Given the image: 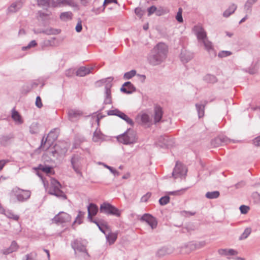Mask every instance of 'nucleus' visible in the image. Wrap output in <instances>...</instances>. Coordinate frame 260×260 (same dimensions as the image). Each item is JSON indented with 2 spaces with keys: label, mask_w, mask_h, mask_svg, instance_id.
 Returning <instances> with one entry per match:
<instances>
[{
  "label": "nucleus",
  "mask_w": 260,
  "mask_h": 260,
  "mask_svg": "<svg viewBox=\"0 0 260 260\" xmlns=\"http://www.w3.org/2000/svg\"><path fill=\"white\" fill-rule=\"evenodd\" d=\"M52 134H53V132L52 131H51L49 133V134H48L47 137L46 138L45 141H44V137L43 138L42 141H41V147H44L46 143H48L49 146L51 145V143L50 142V137L51 136Z\"/></svg>",
  "instance_id": "a19ab883"
},
{
  "label": "nucleus",
  "mask_w": 260,
  "mask_h": 260,
  "mask_svg": "<svg viewBox=\"0 0 260 260\" xmlns=\"http://www.w3.org/2000/svg\"><path fill=\"white\" fill-rule=\"evenodd\" d=\"M87 242L81 238L76 239L71 242V246L76 255L81 256L84 258L89 257V255L86 249Z\"/></svg>",
  "instance_id": "f03ea898"
},
{
  "label": "nucleus",
  "mask_w": 260,
  "mask_h": 260,
  "mask_svg": "<svg viewBox=\"0 0 260 260\" xmlns=\"http://www.w3.org/2000/svg\"><path fill=\"white\" fill-rule=\"evenodd\" d=\"M173 250V248L171 247H162L157 250L156 255L158 257H161L172 253Z\"/></svg>",
  "instance_id": "5701e85b"
},
{
  "label": "nucleus",
  "mask_w": 260,
  "mask_h": 260,
  "mask_svg": "<svg viewBox=\"0 0 260 260\" xmlns=\"http://www.w3.org/2000/svg\"><path fill=\"white\" fill-rule=\"evenodd\" d=\"M88 219L89 221H92V216H95L98 211V206L93 203H90L87 207Z\"/></svg>",
  "instance_id": "aec40b11"
},
{
  "label": "nucleus",
  "mask_w": 260,
  "mask_h": 260,
  "mask_svg": "<svg viewBox=\"0 0 260 260\" xmlns=\"http://www.w3.org/2000/svg\"><path fill=\"white\" fill-rule=\"evenodd\" d=\"M56 3V4H53L54 7L68 6L71 7H76L77 6L74 0H57Z\"/></svg>",
  "instance_id": "4be33fe9"
},
{
  "label": "nucleus",
  "mask_w": 260,
  "mask_h": 260,
  "mask_svg": "<svg viewBox=\"0 0 260 260\" xmlns=\"http://www.w3.org/2000/svg\"><path fill=\"white\" fill-rule=\"evenodd\" d=\"M106 239L110 244H113L117 238V234L116 233L109 232L105 234Z\"/></svg>",
  "instance_id": "c756f323"
},
{
  "label": "nucleus",
  "mask_w": 260,
  "mask_h": 260,
  "mask_svg": "<svg viewBox=\"0 0 260 260\" xmlns=\"http://www.w3.org/2000/svg\"><path fill=\"white\" fill-rule=\"evenodd\" d=\"M238 254V251L233 249H229V255H236Z\"/></svg>",
  "instance_id": "774afa93"
},
{
  "label": "nucleus",
  "mask_w": 260,
  "mask_h": 260,
  "mask_svg": "<svg viewBox=\"0 0 260 260\" xmlns=\"http://www.w3.org/2000/svg\"><path fill=\"white\" fill-rule=\"evenodd\" d=\"M187 173V169L182 164L176 162L175 167L172 173V175L175 178L184 176Z\"/></svg>",
  "instance_id": "9d476101"
},
{
  "label": "nucleus",
  "mask_w": 260,
  "mask_h": 260,
  "mask_svg": "<svg viewBox=\"0 0 260 260\" xmlns=\"http://www.w3.org/2000/svg\"><path fill=\"white\" fill-rule=\"evenodd\" d=\"M136 75V71L134 70L126 72L124 74L123 78L125 80H128Z\"/></svg>",
  "instance_id": "ea45409f"
},
{
  "label": "nucleus",
  "mask_w": 260,
  "mask_h": 260,
  "mask_svg": "<svg viewBox=\"0 0 260 260\" xmlns=\"http://www.w3.org/2000/svg\"><path fill=\"white\" fill-rule=\"evenodd\" d=\"M100 211V212L107 215H112L117 217H119L121 215V211L119 210L107 202H104L101 205Z\"/></svg>",
  "instance_id": "39448f33"
},
{
  "label": "nucleus",
  "mask_w": 260,
  "mask_h": 260,
  "mask_svg": "<svg viewBox=\"0 0 260 260\" xmlns=\"http://www.w3.org/2000/svg\"><path fill=\"white\" fill-rule=\"evenodd\" d=\"M113 78L112 77H108L106 79H103L102 81L106 83L105 91V104H110L112 103L111 93L110 88L112 87V81Z\"/></svg>",
  "instance_id": "0eeeda50"
},
{
  "label": "nucleus",
  "mask_w": 260,
  "mask_h": 260,
  "mask_svg": "<svg viewBox=\"0 0 260 260\" xmlns=\"http://www.w3.org/2000/svg\"><path fill=\"white\" fill-rule=\"evenodd\" d=\"M93 67H81L76 71V75L80 77H84L91 72Z\"/></svg>",
  "instance_id": "b1692460"
},
{
  "label": "nucleus",
  "mask_w": 260,
  "mask_h": 260,
  "mask_svg": "<svg viewBox=\"0 0 260 260\" xmlns=\"http://www.w3.org/2000/svg\"><path fill=\"white\" fill-rule=\"evenodd\" d=\"M73 14L71 12H62L60 15V18L61 20L67 21L71 20L72 18Z\"/></svg>",
  "instance_id": "c9c22d12"
},
{
  "label": "nucleus",
  "mask_w": 260,
  "mask_h": 260,
  "mask_svg": "<svg viewBox=\"0 0 260 260\" xmlns=\"http://www.w3.org/2000/svg\"><path fill=\"white\" fill-rule=\"evenodd\" d=\"M18 247V246L17 243L15 241H14L11 243V244L9 248L3 249L2 250V252L4 254L7 255L16 251L17 250Z\"/></svg>",
  "instance_id": "bb28decb"
},
{
  "label": "nucleus",
  "mask_w": 260,
  "mask_h": 260,
  "mask_svg": "<svg viewBox=\"0 0 260 260\" xmlns=\"http://www.w3.org/2000/svg\"><path fill=\"white\" fill-rule=\"evenodd\" d=\"M13 192L14 196L19 202H24L29 198L30 192L29 190H24L19 188H14Z\"/></svg>",
  "instance_id": "1a4fd4ad"
},
{
  "label": "nucleus",
  "mask_w": 260,
  "mask_h": 260,
  "mask_svg": "<svg viewBox=\"0 0 260 260\" xmlns=\"http://www.w3.org/2000/svg\"><path fill=\"white\" fill-rule=\"evenodd\" d=\"M61 184L57 180L51 178L50 180V187L49 193L61 199L66 200L67 196L64 192L61 190Z\"/></svg>",
  "instance_id": "20e7f679"
},
{
  "label": "nucleus",
  "mask_w": 260,
  "mask_h": 260,
  "mask_svg": "<svg viewBox=\"0 0 260 260\" xmlns=\"http://www.w3.org/2000/svg\"><path fill=\"white\" fill-rule=\"evenodd\" d=\"M76 31L78 32H80L81 31L82 29V23L81 21L80 20L78 22L76 27H75Z\"/></svg>",
  "instance_id": "680f3d73"
},
{
  "label": "nucleus",
  "mask_w": 260,
  "mask_h": 260,
  "mask_svg": "<svg viewBox=\"0 0 260 260\" xmlns=\"http://www.w3.org/2000/svg\"><path fill=\"white\" fill-rule=\"evenodd\" d=\"M24 3V0H17L11 5L8 9V11L10 13L16 12L22 7Z\"/></svg>",
  "instance_id": "a211bd4d"
},
{
  "label": "nucleus",
  "mask_w": 260,
  "mask_h": 260,
  "mask_svg": "<svg viewBox=\"0 0 260 260\" xmlns=\"http://www.w3.org/2000/svg\"><path fill=\"white\" fill-rule=\"evenodd\" d=\"M56 38L55 37L51 38L50 39L44 40L41 43V46L43 49L49 47H56L57 44L55 42Z\"/></svg>",
  "instance_id": "393cba45"
},
{
  "label": "nucleus",
  "mask_w": 260,
  "mask_h": 260,
  "mask_svg": "<svg viewBox=\"0 0 260 260\" xmlns=\"http://www.w3.org/2000/svg\"><path fill=\"white\" fill-rule=\"evenodd\" d=\"M53 220L56 223H62L70 221L71 216L66 212H60L54 217Z\"/></svg>",
  "instance_id": "f8f14e48"
},
{
  "label": "nucleus",
  "mask_w": 260,
  "mask_h": 260,
  "mask_svg": "<svg viewBox=\"0 0 260 260\" xmlns=\"http://www.w3.org/2000/svg\"><path fill=\"white\" fill-rule=\"evenodd\" d=\"M36 105L39 108H41L42 107V106H43L42 103L41 99L39 96H38L36 98Z\"/></svg>",
  "instance_id": "bf43d9fd"
},
{
  "label": "nucleus",
  "mask_w": 260,
  "mask_h": 260,
  "mask_svg": "<svg viewBox=\"0 0 260 260\" xmlns=\"http://www.w3.org/2000/svg\"><path fill=\"white\" fill-rule=\"evenodd\" d=\"M1 213H4L7 217L12 218L15 220H18L19 216L17 215L14 214L12 211L5 210L1 207Z\"/></svg>",
  "instance_id": "c85d7f7f"
},
{
  "label": "nucleus",
  "mask_w": 260,
  "mask_h": 260,
  "mask_svg": "<svg viewBox=\"0 0 260 260\" xmlns=\"http://www.w3.org/2000/svg\"><path fill=\"white\" fill-rule=\"evenodd\" d=\"M170 198L169 196L161 197L159 200V203L161 205H165L169 202Z\"/></svg>",
  "instance_id": "a18cd8bd"
},
{
  "label": "nucleus",
  "mask_w": 260,
  "mask_h": 260,
  "mask_svg": "<svg viewBox=\"0 0 260 260\" xmlns=\"http://www.w3.org/2000/svg\"><path fill=\"white\" fill-rule=\"evenodd\" d=\"M168 52L167 45L164 43H158L153 49L148 57L149 62L156 66L162 62L167 58Z\"/></svg>",
  "instance_id": "f257e3e1"
},
{
  "label": "nucleus",
  "mask_w": 260,
  "mask_h": 260,
  "mask_svg": "<svg viewBox=\"0 0 260 260\" xmlns=\"http://www.w3.org/2000/svg\"><path fill=\"white\" fill-rule=\"evenodd\" d=\"M251 232V229L250 228H247L245 229L243 233L242 234V235L240 236L239 239L240 240H243L246 239L249 235L250 234Z\"/></svg>",
  "instance_id": "58836bf2"
},
{
  "label": "nucleus",
  "mask_w": 260,
  "mask_h": 260,
  "mask_svg": "<svg viewBox=\"0 0 260 260\" xmlns=\"http://www.w3.org/2000/svg\"><path fill=\"white\" fill-rule=\"evenodd\" d=\"M193 30L196 35L199 43H201L203 40L207 39L206 32L202 26H195L193 27Z\"/></svg>",
  "instance_id": "4468645a"
},
{
  "label": "nucleus",
  "mask_w": 260,
  "mask_h": 260,
  "mask_svg": "<svg viewBox=\"0 0 260 260\" xmlns=\"http://www.w3.org/2000/svg\"><path fill=\"white\" fill-rule=\"evenodd\" d=\"M193 57V54L192 52L185 49L182 50L180 53V59L183 63H185L188 62Z\"/></svg>",
  "instance_id": "f3484780"
},
{
  "label": "nucleus",
  "mask_w": 260,
  "mask_h": 260,
  "mask_svg": "<svg viewBox=\"0 0 260 260\" xmlns=\"http://www.w3.org/2000/svg\"><path fill=\"white\" fill-rule=\"evenodd\" d=\"M74 73H75L74 70H73L72 69H70L67 70L66 71L65 74H66V76L71 77L74 75Z\"/></svg>",
  "instance_id": "13d9d810"
},
{
  "label": "nucleus",
  "mask_w": 260,
  "mask_h": 260,
  "mask_svg": "<svg viewBox=\"0 0 260 260\" xmlns=\"http://www.w3.org/2000/svg\"><path fill=\"white\" fill-rule=\"evenodd\" d=\"M182 9L181 8H180L178 10L177 15L176 16V20L180 23L182 22L183 21V18L182 16Z\"/></svg>",
  "instance_id": "09e8293b"
},
{
  "label": "nucleus",
  "mask_w": 260,
  "mask_h": 260,
  "mask_svg": "<svg viewBox=\"0 0 260 260\" xmlns=\"http://www.w3.org/2000/svg\"><path fill=\"white\" fill-rule=\"evenodd\" d=\"M11 117L15 123L17 124H21L23 121L20 114L14 108L12 110Z\"/></svg>",
  "instance_id": "a878e982"
},
{
  "label": "nucleus",
  "mask_w": 260,
  "mask_h": 260,
  "mask_svg": "<svg viewBox=\"0 0 260 260\" xmlns=\"http://www.w3.org/2000/svg\"><path fill=\"white\" fill-rule=\"evenodd\" d=\"M196 212H190V211H182L181 212V215L184 216H193L195 214Z\"/></svg>",
  "instance_id": "5fc2aeb1"
},
{
  "label": "nucleus",
  "mask_w": 260,
  "mask_h": 260,
  "mask_svg": "<svg viewBox=\"0 0 260 260\" xmlns=\"http://www.w3.org/2000/svg\"><path fill=\"white\" fill-rule=\"evenodd\" d=\"M135 14L140 18H141L144 14V11L140 8H136L135 10Z\"/></svg>",
  "instance_id": "3c124183"
},
{
  "label": "nucleus",
  "mask_w": 260,
  "mask_h": 260,
  "mask_svg": "<svg viewBox=\"0 0 260 260\" xmlns=\"http://www.w3.org/2000/svg\"><path fill=\"white\" fill-rule=\"evenodd\" d=\"M83 159V158L80 154L77 153L74 154L71 159V162L73 170L80 177L83 176L81 171Z\"/></svg>",
  "instance_id": "423d86ee"
},
{
  "label": "nucleus",
  "mask_w": 260,
  "mask_h": 260,
  "mask_svg": "<svg viewBox=\"0 0 260 260\" xmlns=\"http://www.w3.org/2000/svg\"><path fill=\"white\" fill-rule=\"evenodd\" d=\"M256 0H247L245 5V8L248 10L256 2Z\"/></svg>",
  "instance_id": "8fccbe9b"
},
{
  "label": "nucleus",
  "mask_w": 260,
  "mask_h": 260,
  "mask_svg": "<svg viewBox=\"0 0 260 260\" xmlns=\"http://www.w3.org/2000/svg\"><path fill=\"white\" fill-rule=\"evenodd\" d=\"M121 91L126 93L131 94L136 91V88L130 82H125L120 88Z\"/></svg>",
  "instance_id": "6ab92c4d"
},
{
  "label": "nucleus",
  "mask_w": 260,
  "mask_h": 260,
  "mask_svg": "<svg viewBox=\"0 0 260 260\" xmlns=\"http://www.w3.org/2000/svg\"><path fill=\"white\" fill-rule=\"evenodd\" d=\"M156 10V7H155L154 6H152L149 7L148 9V16H150L152 14L154 13Z\"/></svg>",
  "instance_id": "0e129e2a"
},
{
  "label": "nucleus",
  "mask_w": 260,
  "mask_h": 260,
  "mask_svg": "<svg viewBox=\"0 0 260 260\" xmlns=\"http://www.w3.org/2000/svg\"><path fill=\"white\" fill-rule=\"evenodd\" d=\"M90 221L94 223L95 224H96V225L98 226L99 230L102 233H103L104 234H106V231L104 230L103 225L100 224V223L98 221H97L96 220H94L93 219H92V221Z\"/></svg>",
  "instance_id": "864d4df0"
},
{
  "label": "nucleus",
  "mask_w": 260,
  "mask_h": 260,
  "mask_svg": "<svg viewBox=\"0 0 260 260\" xmlns=\"http://www.w3.org/2000/svg\"><path fill=\"white\" fill-rule=\"evenodd\" d=\"M103 166L108 169L111 173H112L115 176H118L120 175L119 172L114 169L113 168L106 165V164H103Z\"/></svg>",
  "instance_id": "79ce46f5"
},
{
  "label": "nucleus",
  "mask_w": 260,
  "mask_h": 260,
  "mask_svg": "<svg viewBox=\"0 0 260 260\" xmlns=\"http://www.w3.org/2000/svg\"><path fill=\"white\" fill-rule=\"evenodd\" d=\"M105 140L104 136L102 134L100 130L96 129L94 132L92 137V140L95 143H101Z\"/></svg>",
  "instance_id": "cd10ccee"
},
{
  "label": "nucleus",
  "mask_w": 260,
  "mask_h": 260,
  "mask_svg": "<svg viewBox=\"0 0 260 260\" xmlns=\"http://www.w3.org/2000/svg\"><path fill=\"white\" fill-rule=\"evenodd\" d=\"M200 43L204 45L205 49L208 52L211 57H214L216 56V52L213 48L212 43L208 39L203 40Z\"/></svg>",
  "instance_id": "dca6fc26"
},
{
  "label": "nucleus",
  "mask_w": 260,
  "mask_h": 260,
  "mask_svg": "<svg viewBox=\"0 0 260 260\" xmlns=\"http://www.w3.org/2000/svg\"><path fill=\"white\" fill-rule=\"evenodd\" d=\"M37 45V43L36 41L35 40H32L29 43V44L27 46L22 47V50L24 51L29 49L31 48L36 46Z\"/></svg>",
  "instance_id": "37998d69"
},
{
  "label": "nucleus",
  "mask_w": 260,
  "mask_h": 260,
  "mask_svg": "<svg viewBox=\"0 0 260 260\" xmlns=\"http://www.w3.org/2000/svg\"><path fill=\"white\" fill-rule=\"evenodd\" d=\"M240 210L242 214H246L248 212V211L250 210L249 206L246 205H241L240 208Z\"/></svg>",
  "instance_id": "603ef678"
},
{
  "label": "nucleus",
  "mask_w": 260,
  "mask_h": 260,
  "mask_svg": "<svg viewBox=\"0 0 260 260\" xmlns=\"http://www.w3.org/2000/svg\"><path fill=\"white\" fill-rule=\"evenodd\" d=\"M162 114V108L160 106H156L154 108V123L155 124L161 121Z\"/></svg>",
  "instance_id": "412c9836"
},
{
  "label": "nucleus",
  "mask_w": 260,
  "mask_h": 260,
  "mask_svg": "<svg viewBox=\"0 0 260 260\" xmlns=\"http://www.w3.org/2000/svg\"><path fill=\"white\" fill-rule=\"evenodd\" d=\"M82 115L83 112L78 109H70L68 112V118L71 121H77Z\"/></svg>",
  "instance_id": "2eb2a0df"
},
{
  "label": "nucleus",
  "mask_w": 260,
  "mask_h": 260,
  "mask_svg": "<svg viewBox=\"0 0 260 260\" xmlns=\"http://www.w3.org/2000/svg\"><path fill=\"white\" fill-rule=\"evenodd\" d=\"M85 215V212L79 211L78 215L76 217L75 220H74V221L72 224V226L74 227L76 223H77L78 224H81L82 223V219L84 218V216Z\"/></svg>",
  "instance_id": "2f4dec72"
},
{
  "label": "nucleus",
  "mask_w": 260,
  "mask_h": 260,
  "mask_svg": "<svg viewBox=\"0 0 260 260\" xmlns=\"http://www.w3.org/2000/svg\"><path fill=\"white\" fill-rule=\"evenodd\" d=\"M225 141L224 138H221V137H218L215 138L214 140H212L211 143L213 147H219L221 146Z\"/></svg>",
  "instance_id": "7c9ffc66"
},
{
  "label": "nucleus",
  "mask_w": 260,
  "mask_h": 260,
  "mask_svg": "<svg viewBox=\"0 0 260 260\" xmlns=\"http://www.w3.org/2000/svg\"><path fill=\"white\" fill-rule=\"evenodd\" d=\"M137 78L138 80L142 83H144L146 79V76L144 75L137 74Z\"/></svg>",
  "instance_id": "e2e57ef3"
},
{
  "label": "nucleus",
  "mask_w": 260,
  "mask_h": 260,
  "mask_svg": "<svg viewBox=\"0 0 260 260\" xmlns=\"http://www.w3.org/2000/svg\"><path fill=\"white\" fill-rule=\"evenodd\" d=\"M220 192L218 191H208L205 194V197L208 199H215L219 197Z\"/></svg>",
  "instance_id": "e433bc0d"
},
{
  "label": "nucleus",
  "mask_w": 260,
  "mask_h": 260,
  "mask_svg": "<svg viewBox=\"0 0 260 260\" xmlns=\"http://www.w3.org/2000/svg\"><path fill=\"white\" fill-rule=\"evenodd\" d=\"M203 80L207 83H214L216 82V78L215 76L211 74H207L203 77Z\"/></svg>",
  "instance_id": "4c0bfd02"
},
{
  "label": "nucleus",
  "mask_w": 260,
  "mask_h": 260,
  "mask_svg": "<svg viewBox=\"0 0 260 260\" xmlns=\"http://www.w3.org/2000/svg\"><path fill=\"white\" fill-rule=\"evenodd\" d=\"M186 190V188H184V189H182L180 190H176V191H170L169 192H168V194H172V195H175V196H177V195H179V192L180 191H184Z\"/></svg>",
  "instance_id": "69168bd1"
},
{
  "label": "nucleus",
  "mask_w": 260,
  "mask_h": 260,
  "mask_svg": "<svg viewBox=\"0 0 260 260\" xmlns=\"http://www.w3.org/2000/svg\"><path fill=\"white\" fill-rule=\"evenodd\" d=\"M253 144L256 147H260V136L256 137L252 140Z\"/></svg>",
  "instance_id": "4d7b16f0"
},
{
  "label": "nucleus",
  "mask_w": 260,
  "mask_h": 260,
  "mask_svg": "<svg viewBox=\"0 0 260 260\" xmlns=\"http://www.w3.org/2000/svg\"><path fill=\"white\" fill-rule=\"evenodd\" d=\"M140 220L147 222L152 229H154L157 226V222L156 218L149 214H144L141 217Z\"/></svg>",
  "instance_id": "ddd939ff"
},
{
  "label": "nucleus",
  "mask_w": 260,
  "mask_h": 260,
  "mask_svg": "<svg viewBox=\"0 0 260 260\" xmlns=\"http://www.w3.org/2000/svg\"><path fill=\"white\" fill-rule=\"evenodd\" d=\"M40 132V126L38 123L32 122L29 126V132L31 134H37Z\"/></svg>",
  "instance_id": "72a5a7b5"
},
{
  "label": "nucleus",
  "mask_w": 260,
  "mask_h": 260,
  "mask_svg": "<svg viewBox=\"0 0 260 260\" xmlns=\"http://www.w3.org/2000/svg\"><path fill=\"white\" fill-rule=\"evenodd\" d=\"M236 9L237 6L235 4H232L230 5V8H229V16L233 13Z\"/></svg>",
  "instance_id": "052dcab7"
},
{
  "label": "nucleus",
  "mask_w": 260,
  "mask_h": 260,
  "mask_svg": "<svg viewBox=\"0 0 260 260\" xmlns=\"http://www.w3.org/2000/svg\"><path fill=\"white\" fill-rule=\"evenodd\" d=\"M218 56L220 58L228 56V51H222L218 53Z\"/></svg>",
  "instance_id": "338daca9"
},
{
  "label": "nucleus",
  "mask_w": 260,
  "mask_h": 260,
  "mask_svg": "<svg viewBox=\"0 0 260 260\" xmlns=\"http://www.w3.org/2000/svg\"><path fill=\"white\" fill-rule=\"evenodd\" d=\"M108 114L109 115H115L117 116L122 119L124 120L129 125L133 126L134 122L132 119L129 118L125 113L119 111L118 109L111 110L108 112Z\"/></svg>",
  "instance_id": "9b49d317"
},
{
  "label": "nucleus",
  "mask_w": 260,
  "mask_h": 260,
  "mask_svg": "<svg viewBox=\"0 0 260 260\" xmlns=\"http://www.w3.org/2000/svg\"><path fill=\"white\" fill-rule=\"evenodd\" d=\"M151 193L147 192L146 194L144 195L141 199V202H146L151 197Z\"/></svg>",
  "instance_id": "6e6d98bb"
},
{
  "label": "nucleus",
  "mask_w": 260,
  "mask_h": 260,
  "mask_svg": "<svg viewBox=\"0 0 260 260\" xmlns=\"http://www.w3.org/2000/svg\"><path fill=\"white\" fill-rule=\"evenodd\" d=\"M136 120L145 127H149L153 124L151 118L145 113L138 114L136 117Z\"/></svg>",
  "instance_id": "6e6552de"
},
{
  "label": "nucleus",
  "mask_w": 260,
  "mask_h": 260,
  "mask_svg": "<svg viewBox=\"0 0 260 260\" xmlns=\"http://www.w3.org/2000/svg\"><path fill=\"white\" fill-rule=\"evenodd\" d=\"M205 106V104L202 103L196 104V109L198 113V116L200 118L203 117L204 115Z\"/></svg>",
  "instance_id": "f704fd0d"
},
{
  "label": "nucleus",
  "mask_w": 260,
  "mask_h": 260,
  "mask_svg": "<svg viewBox=\"0 0 260 260\" xmlns=\"http://www.w3.org/2000/svg\"><path fill=\"white\" fill-rule=\"evenodd\" d=\"M51 0H37L39 6L43 7H48Z\"/></svg>",
  "instance_id": "c03bdc74"
},
{
  "label": "nucleus",
  "mask_w": 260,
  "mask_h": 260,
  "mask_svg": "<svg viewBox=\"0 0 260 260\" xmlns=\"http://www.w3.org/2000/svg\"><path fill=\"white\" fill-rule=\"evenodd\" d=\"M105 10L104 5L101 7L95 8L93 7L91 10L92 12H93L95 15H98L101 13L102 12H103Z\"/></svg>",
  "instance_id": "de8ad7c7"
},
{
  "label": "nucleus",
  "mask_w": 260,
  "mask_h": 260,
  "mask_svg": "<svg viewBox=\"0 0 260 260\" xmlns=\"http://www.w3.org/2000/svg\"><path fill=\"white\" fill-rule=\"evenodd\" d=\"M35 32L37 33L36 31H35ZM38 32L44 33L47 35H57L59 34L60 30L58 29H53L52 28H49L43 29L39 32H37V33Z\"/></svg>",
  "instance_id": "473e14b6"
},
{
  "label": "nucleus",
  "mask_w": 260,
  "mask_h": 260,
  "mask_svg": "<svg viewBox=\"0 0 260 260\" xmlns=\"http://www.w3.org/2000/svg\"><path fill=\"white\" fill-rule=\"evenodd\" d=\"M117 139L120 143L125 145H130L136 143L138 138L136 132L129 128L123 134L119 135Z\"/></svg>",
  "instance_id": "7ed1b4c3"
},
{
  "label": "nucleus",
  "mask_w": 260,
  "mask_h": 260,
  "mask_svg": "<svg viewBox=\"0 0 260 260\" xmlns=\"http://www.w3.org/2000/svg\"><path fill=\"white\" fill-rule=\"evenodd\" d=\"M38 169L39 170H41L45 173H48L50 172L52 168L49 166L40 165L38 167Z\"/></svg>",
  "instance_id": "49530a36"
}]
</instances>
